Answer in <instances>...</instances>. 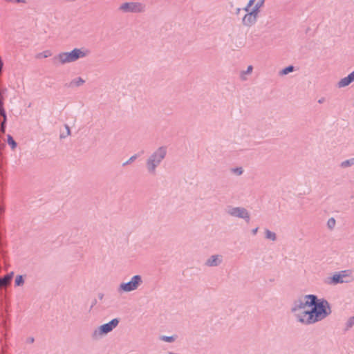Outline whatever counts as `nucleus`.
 I'll use <instances>...</instances> for the list:
<instances>
[{
  "instance_id": "1",
  "label": "nucleus",
  "mask_w": 354,
  "mask_h": 354,
  "mask_svg": "<svg viewBox=\"0 0 354 354\" xmlns=\"http://www.w3.org/2000/svg\"><path fill=\"white\" fill-rule=\"evenodd\" d=\"M310 307V310H304L296 314L297 321L306 325L312 324L325 319L331 313L329 302L324 298L319 299L317 295L310 294L304 296V299L295 301L292 308V312Z\"/></svg>"
},
{
  "instance_id": "2",
  "label": "nucleus",
  "mask_w": 354,
  "mask_h": 354,
  "mask_svg": "<svg viewBox=\"0 0 354 354\" xmlns=\"http://www.w3.org/2000/svg\"><path fill=\"white\" fill-rule=\"evenodd\" d=\"M87 50L84 51L80 48H74L71 52H64L59 53L57 56L54 57L53 60V63L56 64L59 62L61 64L73 62L77 59L84 57L86 55Z\"/></svg>"
},
{
  "instance_id": "3",
  "label": "nucleus",
  "mask_w": 354,
  "mask_h": 354,
  "mask_svg": "<svg viewBox=\"0 0 354 354\" xmlns=\"http://www.w3.org/2000/svg\"><path fill=\"white\" fill-rule=\"evenodd\" d=\"M167 149L165 147H159L153 153L147 161V168L150 174H154L156 168L160 165L162 160L165 158Z\"/></svg>"
},
{
  "instance_id": "4",
  "label": "nucleus",
  "mask_w": 354,
  "mask_h": 354,
  "mask_svg": "<svg viewBox=\"0 0 354 354\" xmlns=\"http://www.w3.org/2000/svg\"><path fill=\"white\" fill-rule=\"evenodd\" d=\"M142 283V277L139 274H136L132 277L129 281L121 283L118 290L120 293L129 292L136 290Z\"/></svg>"
},
{
  "instance_id": "5",
  "label": "nucleus",
  "mask_w": 354,
  "mask_h": 354,
  "mask_svg": "<svg viewBox=\"0 0 354 354\" xmlns=\"http://www.w3.org/2000/svg\"><path fill=\"white\" fill-rule=\"evenodd\" d=\"M227 213L232 216L243 218L246 223L250 221V216L248 211L241 207H231L229 206L227 209Z\"/></svg>"
},
{
  "instance_id": "6",
  "label": "nucleus",
  "mask_w": 354,
  "mask_h": 354,
  "mask_svg": "<svg viewBox=\"0 0 354 354\" xmlns=\"http://www.w3.org/2000/svg\"><path fill=\"white\" fill-rule=\"evenodd\" d=\"M119 10L124 13L141 12L144 10V6L138 2H125L120 5Z\"/></svg>"
},
{
  "instance_id": "7",
  "label": "nucleus",
  "mask_w": 354,
  "mask_h": 354,
  "mask_svg": "<svg viewBox=\"0 0 354 354\" xmlns=\"http://www.w3.org/2000/svg\"><path fill=\"white\" fill-rule=\"evenodd\" d=\"M119 322V318H114L108 323L104 324L95 328L93 332H111L118 325Z\"/></svg>"
},
{
  "instance_id": "8",
  "label": "nucleus",
  "mask_w": 354,
  "mask_h": 354,
  "mask_svg": "<svg viewBox=\"0 0 354 354\" xmlns=\"http://www.w3.org/2000/svg\"><path fill=\"white\" fill-rule=\"evenodd\" d=\"M257 17L258 15L250 10L243 16L242 23L244 26H251L257 22Z\"/></svg>"
},
{
  "instance_id": "9",
  "label": "nucleus",
  "mask_w": 354,
  "mask_h": 354,
  "mask_svg": "<svg viewBox=\"0 0 354 354\" xmlns=\"http://www.w3.org/2000/svg\"><path fill=\"white\" fill-rule=\"evenodd\" d=\"M344 272H346V271L335 272L333 276L328 278L327 283L328 284H333V285L343 283L344 282L343 279L344 277L346 276L345 274H344Z\"/></svg>"
},
{
  "instance_id": "10",
  "label": "nucleus",
  "mask_w": 354,
  "mask_h": 354,
  "mask_svg": "<svg viewBox=\"0 0 354 354\" xmlns=\"http://www.w3.org/2000/svg\"><path fill=\"white\" fill-rule=\"evenodd\" d=\"M222 262L221 257L219 255L211 256L206 262V265L208 266H217Z\"/></svg>"
},
{
  "instance_id": "11",
  "label": "nucleus",
  "mask_w": 354,
  "mask_h": 354,
  "mask_svg": "<svg viewBox=\"0 0 354 354\" xmlns=\"http://www.w3.org/2000/svg\"><path fill=\"white\" fill-rule=\"evenodd\" d=\"M0 115L3 118L0 124V132L1 133H5L7 124V115L4 108L0 109Z\"/></svg>"
},
{
  "instance_id": "12",
  "label": "nucleus",
  "mask_w": 354,
  "mask_h": 354,
  "mask_svg": "<svg viewBox=\"0 0 354 354\" xmlns=\"http://www.w3.org/2000/svg\"><path fill=\"white\" fill-rule=\"evenodd\" d=\"M353 82V80L348 75L346 77L342 78L337 84L338 88H344Z\"/></svg>"
},
{
  "instance_id": "13",
  "label": "nucleus",
  "mask_w": 354,
  "mask_h": 354,
  "mask_svg": "<svg viewBox=\"0 0 354 354\" xmlns=\"http://www.w3.org/2000/svg\"><path fill=\"white\" fill-rule=\"evenodd\" d=\"M266 0H259L254 6L251 9V11L257 15L260 12V9L263 6Z\"/></svg>"
},
{
  "instance_id": "14",
  "label": "nucleus",
  "mask_w": 354,
  "mask_h": 354,
  "mask_svg": "<svg viewBox=\"0 0 354 354\" xmlns=\"http://www.w3.org/2000/svg\"><path fill=\"white\" fill-rule=\"evenodd\" d=\"M84 82L85 81L82 77H79L73 80L70 82L69 86H71V87L80 86L82 84H83V83H84Z\"/></svg>"
},
{
  "instance_id": "15",
  "label": "nucleus",
  "mask_w": 354,
  "mask_h": 354,
  "mask_svg": "<svg viewBox=\"0 0 354 354\" xmlns=\"http://www.w3.org/2000/svg\"><path fill=\"white\" fill-rule=\"evenodd\" d=\"M13 275H14V272H11L7 274L5 277H0V286L3 284L6 283L7 281H10L12 279Z\"/></svg>"
},
{
  "instance_id": "16",
  "label": "nucleus",
  "mask_w": 354,
  "mask_h": 354,
  "mask_svg": "<svg viewBox=\"0 0 354 354\" xmlns=\"http://www.w3.org/2000/svg\"><path fill=\"white\" fill-rule=\"evenodd\" d=\"M265 237H266V239L273 241L277 240L276 234L268 229H266L265 230Z\"/></svg>"
},
{
  "instance_id": "17",
  "label": "nucleus",
  "mask_w": 354,
  "mask_h": 354,
  "mask_svg": "<svg viewBox=\"0 0 354 354\" xmlns=\"http://www.w3.org/2000/svg\"><path fill=\"white\" fill-rule=\"evenodd\" d=\"M295 71V66L292 65H289L288 66H286L283 68L280 72L279 74L281 75H286L289 74L291 72H293Z\"/></svg>"
},
{
  "instance_id": "18",
  "label": "nucleus",
  "mask_w": 354,
  "mask_h": 354,
  "mask_svg": "<svg viewBox=\"0 0 354 354\" xmlns=\"http://www.w3.org/2000/svg\"><path fill=\"white\" fill-rule=\"evenodd\" d=\"M7 142L12 149H15L17 146V142L15 140L13 137L10 134L7 135Z\"/></svg>"
},
{
  "instance_id": "19",
  "label": "nucleus",
  "mask_w": 354,
  "mask_h": 354,
  "mask_svg": "<svg viewBox=\"0 0 354 354\" xmlns=\"http://www.w3.org/2000/svg\"><path fill=\"white\" fill-rule=\"evenodd\" d=\"M178 338V336L176 335H174L171 336H166V335H162L159 337V339L162 341L166 342H173Z\"/></svg>"
},
{
  "instance_id": "20",
  "label": "nucleus",
  "mask_w": 354,
  "mask_h": 354,
  "mask_svg": "<svg viewBox=\"0 0 354 354\" xmlns=\"http://www.w3.org/2000/svg\"><path fill=\"white\" fill-rule=\"evenodd\" d=\"M25 279L23 275H17L15 279V286H21L24 284Z\"/></svg>"
},
{
  "instance_id": "21",
  "label": "nucleus",
  "mask_w": 354,
  "mask_h": 354,
  "mask_svg": "<svg viewBox=\"0 0 354 354\" xmlns=\"http://www.w3.org/2000/svg\"><path fill=\"white\" fill-rule=\"evenodd\" d=\"M354 165V158L346 160L341 162L340 166L343 168L348 167Z\"/></svg>"
},
{
  "instance_id": "22",
  "label": "nucleus",
  "mask_w": 354,
  "mask_h": 354,
  "mask_svg": "<svg viewBox=\"0 0 354 354\" xmlns=\"http://www.w3.org/2000/svg\"><path fill=\"white\" fill-rule=\"evenodd\" d=\"M64 127H65L66 131H64V132L63 131V132L60 133V135H59L60 139H64L68 136H69L71 134V129H70L69 126L68 124H65Z\"/></svg>"
},
{
  "instance_id": "23",
  "label": "nucleus",
  "mask_w": 354,
  "mask_h": 354,
  "mask_svg": "<svg viewBox=\"0 0 354 354\" xmlns=\"http://www.w3.org/2000/svg\"><path fill=\"white\" fill-rule=\"evenodd\" d=\"M52 55L50 50H44L41 53H39L37 55V58H47L50 57Z\"/></svg>"
},
{
  "instance_id": "24",
  "label": "nucleus",
  "mask_w": 354,
  "mask_h": 354,
  "mask_svg": "<svg viewBox=\"0 0 354 354\" xmlns=\"http://www.w3.org/2000/svg\"><path fill=\"white\" fill-rule=\"evenodd\" d=\"M354 326V317H351L346 323V330H348Z\"/></svg>"
},
{
  "instance_id": "25",
  "label": "nucleus",
  "mask_w": 354,
  "mask_h": 354,
  "mask_svg": "<svg viewBox=\"0 0 354 354\" xmlns=\"http://www.w3.org/2000/svg\"><path fill=\"white\" fill-rule=\"evenodd\" d=\"M138 154H135V155L132 156L128 160H127L126 162H124L122 164V166L125 167V166L132 163L133 161H135L138 158Z\"/></svg>"
},
{
  "instance_id": "26",
  "label": "nucleus",
  "mask_w": 354,
  "mask_h": 354,
  "mask_svg": "<svg viewBox=\"0 0 354 354\" xmlns=\"http://www.w3.org/2000/svg\"><path fill=\"white\" fill-rule=\"evenodd\" d=\"M336 221L334 218H330L327 222V226L330 230H333L335 227Z\"/></svg>"
},
{
  "instance_id": "27",
  "label": "nucleus",
  "mask_w": 354,
  "mask_h": 354,
  "mask_svg": "<svg viewBox=\"0 0 354 354\" xmlns=\"http://www.w3.org/2000/svg\"><path fill=\"white\" fill-rule=\"evenodd\" d=\"M252 70H253V67H252V65L248 66V68H247V70H246L245 71H242V72H241V78L244 80V79H245V77H243V75H246V74H250V73H252Z\"/></svg>"
},
{
  "instance_id": "28",
  "label": "nucleus",
  "mask_w": 354,
  "mask_h": 354,
  "mask_svg": "<svg viewBox=\"0 0 354 354\" xmlns=\"http://www.w3.org/2000/svg\"><path fill=\"white\" fill-rule=\"evenodd\" d=\"M232 171L234 174H236L238 176H240L243 174V169L242 167H235L232 169Z\"/></svg>"
},
{
  "instance_id": "29",
  "label": "nucleus",
  "mask_w": 354,
  "mask_h": 354,
  "mask_svg": "<svg viewBox=\"0 0 354 354\" xmlns=\"http://www.w3.org/2000/svg\"><path fill=\"white\" fill-rule=\"evenodd\" d=\"M7 2L26 3V0H5Z\"/></svg>"
},
{
  "instance_id": "30",
  "label": "nucleus",
  "mask_w": 354,
  "mask_h": 354,
  "mask_svg": "<svg viewBox=\"0 0 354 354\" xmlns=\"http://www.w3.org/2000/svg\"><path fill=\"white\" fill-rule=\"evenodd\" d=\"M250 8H251L250 6H249L248 5H246V6L243 8V10H245V12H247V13H248V12H250V10H251Z\"/></svg>"
},
{
  "instance_id": "31",
  "label": "nucleus",
  "mask_w": 354,
  "mask_h": 354,
  "mask_svg": "<svg viewBox=\"0 0 354 354\" xmlns=\"http://www.w3.org/2000/svg\"><path fill=\"white\" fill-rule=\"evenodd\" d=\"M255 1H256V0H249L247 5L252 7L254 4Z\"/></svg>"
},
{
  "instance_id": "32",
  "label": "nucleus",
  "mask_w": 354,
  "mask_h": 354,
  "mask_svg": "<svg viewBox=\"0 0 354 354\" xmlns=\"http://www.w3.org/2000/svg\"><path fill=\"white\" fill-rule=\"evenodd\" d=\"M106 333H93V337H94L95 338H97V336H98V335L101 336V335H106Z\"/></svg>"
},
{
  "instance_id": "33",
  "label": "nucleus",
  "mask_w": 354,
  "mask_h": 354,
  "mask_svg": "<svg viewBox=\"0 0 354 354\" xmlns=\"http://www.w3.org/2000/svg\"><path fill=\"white\" fill-rule=\"evenodd\" d=\"M258 229H259L258 227H256V228L253 229V230H252V234L253 235H256V234H257V232H258Z\"/></svg>"
},
{
  "instance_id": "34",
  "label": "nucleus",
  "mask_w": 354,
  "mask_h": 354,
  "mask_svg": "<svg viewBox=\"0 0 354 354\" xmlns=\"http://www.w3.org/2000/svg\"><path fill=\"white\" fill-rule=\"evenodd\" d=\"M3 108V100L0 97V109Z\"/></svg>"
},
{
  "instance_id": "35",
  "label": "nucleus",
  "mask_w": 354,
  "mask_h": 354,
  "mask_svg": "<svg viewBox=\"0 0 354 354\" xmlns=\"http://www.w3.org/2000/svg\"><path fill=\"white\" fill-rule=\"evenodd\" d=\"M348 75L350 76V77L353 80L354 82V71H352L351 73L348 74Z\"/></svg>"
},
{
  "instance_id": "36",
  "label": "nucleus",
  "mask_w": 354,
  "mask_h": 354,
  "mask_svg": "<svg viewBox=\"0 0 354 354\" xmlns=\"http://www.w3.org/2000/svg\"><path fill=\"white\" fill-rule=\"evenodd\" d=\"M96 303H97V300H96V299H94V301L92 302L91 306H90V310H91V308H93V306L94 305H95V304H96Z\"/></svg>"
},
{
  "instance_id": "37",
  "label": "nucleus",
  "mask_w": 354,
  "mask_h": 354,
  "mask_svg": "<svg viewBox=\"0 0 354 354\" xmlns=\"http://www.w3.org/2000/svg\"><path fill=\"white\" fill-rule=\"evenodd\" d=\"M103 297H104V294L103 293H99L98 294L99 299H102Z\"/></svg>"
},
{
  "instance_id": "38",
  "label": "nucleus",
  "mask_w": 354,
  "mask_h": 354,
  "mask_svg": "<svg viewBox=\"0 0 354 354\" xmlns=\"http://www.w3.org/2000/svg\"><path fill=\"white\" fill-rule=\"evenodd\" d=\"M240 11H241V8H236L235 14H236V15H239V12H240Z\"/></svg>"
},
{
  "instance_id": "39",
  "label": "nucleus",
  "mask_w": 354,
  "mask_h": 354,
  "mask_svg": "<svg viewBox=\"0 0 354 354\" xmlns=\"http://www.w3.org/2000/svg\"><path fill=\"white\" fill-rule=\"evenodd\" d=\"M325 99L324 97H322L318 100V103L322 104L324 102Z\"/></svg>"
},
{
  "instance_id": "40",
  "label": "nucleus",
  "mask_w": 354,
  "mask_h": 354,
  "mask_svg": "<svg viewBox=\"0 0 354 354\" xmlns=\"http://www.w3.org/2000/svg\"><path fill=\"white\" fill-rule=\"evenodd\" d=\"M3 65V62H2L1 60H0V72H1V70H2Z\"/></svg>"
},
{
  "instance_id": "41",
  "label": "nucleus",
  "mask_w": 354,
  "mask_h": 354,
  "mask_svg": "<svg viewBox=\"0 0 354 354\" xmlns=\"http://www.w3.org/2000/svg\"><path fill=\"white\" fill-rule=\"evenodd\" d=\"M3 208L0 205V214L3 213Z\"/></svg>"
}]
</instances>
